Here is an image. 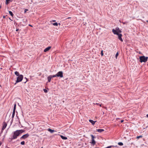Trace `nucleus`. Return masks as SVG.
<instances>
[{
    "label": "nucleus",
    "mask_w": 148,
    "mask_h": 148,
    "mask_svg": "<svg viewBox=\"0 0 148 148\" xmlns=\"http://www.w3.org/2000/svg\"><path fill=\"white\" fill-rule=\"evenodd\" d=\"M24 131L22 130H18L14 131L13 133V135L11 138V140L16 139L17 137L21 133L23 132Z\"/></svg>",
    "instance_id": "nucleus-1"
},
{
    "label": "nucleus",
    "mask_w": 148,
    "mask_h": 148,
    "mask_svg": "<svg viewBox=\"0 0 148 148\" xmlns=\"http://www.w3.org/2000/svg\"><path fill=\"white\" fill-rule=\"evenodd\" d=\"M139 59L140 62H145L147 61L148 59V57H145V56H140L139 57Z\"/></svg>",
    "instance_id": "nucleus-2"
},
{
    "label": "nucleus",
    "mask_w": 148,
    "mask_h": 148,
    "mask_svg": "<svg viewBox=\"0 0 148 148\" xmlns=\"http://www.w3.org/2000/svg\"><path fill=\"white\" fill-rule=\"evenodd\" d=\"M23 78V75H20L17 78L16 82L15 84H16V83L21 82Z\"/></svg>",
    "instance_id": "nucleus-3"
},
{
    "label": "nucleus",
    "mask_w": 148,
    "mask_h": 148,
    "mask_svg": "<svg viewBox=\"0 0 148 148\" xmlns=\"http://www.w3.org/2000/svg\"><path fill=\"white\" fill-rule=\"evenodd\" d=\"M56 74L57 77H60L61 78L63 77V73L62 71H60L58 72Z\"/></svg>",
    "instance_id": "nucleus-4"
},
{
    "label": "nucleus",
    "mask_w": 148,
    "mask_h": 148,
    "mask_svg": "<svg viewBox=\"0 0 148 148\" xmlns=\"http://www.w3.org/2000/svg\"><path fill=\"white\" fill-rule=\"evenodd\" d=\"M91 138H92V141H91L92 142L90 143H92L93 145H94L96 143V142L94 140V138L95 137H94V136L93 135H91Z\"/></svg>",
    "instance_id": "nucleus-5"
},
{
    "label": "nucleus",
    "mask_w": 148,
    "mask_h": 148,
    "mask_svg": "<svg viewBox=\"0 0 148 148\" xmlns=\"http://www.w3.org/2000/svg\"><path fill=\"white\" fill-rule=\"evenodd\" d=\"M2 125L3 126L1 130L2 132L3 130L6 128L7 126V124L5 122H4L3 123Z\"/></svg>",
    "instance_id": "nucleus-6"
},
{
    "label": "nucleus",
    "mask_w": 148,
    "mask_h": 148,
    "mask_svg": "<svg viewBox=\"0 0 148 148\" xmlns=\"http://www.w3.org/2000/svg\"><path fill=\"white\" fill-rule=\"evenodd\" d=\"M16 104H14L13 112L12 114V118H13L15 114V110L16 109Z\"/></svg>",
    "instance_id": "nucleus-7"
},
{
    "label": "nucleus",
    "mask_w": 148,
    "mask_h": 148,
    "mask_svg": "<svg viewBox=\"0 0 148 148\" xmlns=\"http://www.w3.org/2000/svg\"><path fill=\"white\" fill-rule=\"evenodd\" d=\"M29 134H26L25 135H23L21 138H23L24 139H25L29 137Z\"/></svg>",
    "instance_id": "nucleus-8"
},
{
    "label": "nucleus",
    "mask_w": 148,
    "mask_h": 148,
    "mask_svg": "<svg viewBox=\"0 0 148 148\" xmlns=\"http://www.w3.org/2000/svg\"><path fill=\"white\" fill-rule=\"evenodd\" d=\"M117 35L118 36V38L119 39V40L121 42H123V40L122 38H121V37L122 36V34H119Z\"/></svg>",
    "instance_id": "nucleus-9"
},
{
    "label": "nucleus",
    "mask_w": 148,
    "mask_h": 148,
    "mask_svg": "<svg viewBox=\"0 0 148 148\" xmlns=\"http://www.w3.org/2000/svg\"><path fill=\"white\" fill-rule=\"evenodd\" d=\"M51 48V46H49L46 48H45L44 50V52H47V51H49Z\"/></svg>",
    "instance_id": "nucleus-10"
},
{
    "label": "nucleus",
    "mask_w": 148,
    "mask_h": 148,
    "mask_svg": "<svg viewBox=\"0 0 148 148\" xmlns=\"http://www.w3.org/2000/svg\"><path fill=\"white\" fill-rule=\"evenodd\" d=\"M112 32L114 34H116L117 35L119 34V33H118V32H117V30H116L114 29H112Z\"/></svg>",
    "instance_id": "nucleus-11"
},
{
    "label": "nucleus",
    "mask_w": 148,
    "mask_h": 148,
    "mask_svg": "<svg viewBox=\"0 0 148 148\" xmlns=\"http://www.w3.org/2000/svg\"><path fill=\"white\" fill-rule=\"evenodd\" d=\"M89 121L92 124V125H93L95 124V123L96 122V121H94L90 119L89 120Z\"/></svg>",
    "instance_id": "nucleus-12"
},
{
    "label": "nucleus",
    "mask_w": 148,
    "mask_h": 148,
    "mask_svg": "<svg viewBox=\"0 0 148 148\" xmlns=\"http://www.w3.org/2000/svg\"><path fill=\"white\" fill-rule=\"evenodd\" d=\"M47 130L48 131L50 132L51 133H53L54 132H56V130H52L50 128H49Z\"/></svg>",
    "instance_id": "nucleus-13"
},
{
    "label": "nucleus",
    "mask_w": 148,
    "mask_h": 148,
    "mask_svg": "<svg viewBox=\"0 0 148 148\" xmlns=\"http://www.w3.org/2000/svg\"><path fill=\"white\" fill-rule=\"evenodd\" d=\"M97 131L99 132H101L104 131V130L103 129H98L96 130Z\"/></svg>",
    "instance_id": "nucleus-14"
},
{
    "label": "nucleus",
    "mask_w": 148,
    "mask_h": 148,
    "mask_svg": "<svg viewBox=\"0 0 148 148\" xmlns=\"http://www.w3.org/2000/svg\"><path fill=\"white\" fill-rule=\"evenodd\" d=\"M51 78H52L51 77H50V75L48 77H47V80H48V82H51Z\"/></svg>",
    "instance_id": "nucleus-15"
},
{
    "label": "nucleus",
    "mask_w": 148,
    "mask_h": 148,
    "mask_svg": "<svg viewBox=\"0 0 148 148\" xmlns=\"http://www.w3.org/2000/svg\"><path fill=\"white\" fill-rule=\"evenodd\" d=\"M61 138L63 140H66L67 138V137L64 136L62 135H60Z\"/></svg>",
    "instance_id": "nucleus-16"
},
{
    "label": "nucleus",
    "mask_w": 148,
    "mask_h": 148,
    "mask_svg": "<svg viewBox=\"0 0 148 148\" xmlns=\"http://www.w3.org/2000/svg\"><path fill=\"white\" fill-rule=\"evenodd\" d=\"M14 74L17 76H18L19 75H20L19 73L17 71H15L14 72Z\"/></svg>",
    "instance_id": "nucleus-17"
},
{
    "label": "nucleus",
    "mask_w": 148,
    "mask_h": 148,
    "mask_svg": "<svg viewBox=\"0 0 148 148\" xmlns=\"http://www.w3.org/2000/svg\"><path fill=\"white\" fill-rule=\"evenodd\" d=\"M116 29L117 30V32H118V33H121V31L119 29V28H116Z\"/></svg>",
    "instance_id": "nucleus-18"
},
{
    "label": "nucleus",
    "mask_w": 148,
    "mask_h": 148,
    "mask_svg": "<svg viewBox=\"0 0 148 148\" xmlns=\"http://www.w3.org/2000/svg\"><path fill=\"white\" fill-rule=\"evenodd\" d=\"M9 14L12 16H13L14 14H13L12 12L11 11H9Z\"/></svg>",
    "instance_id": "nucleus-19"
},
{
    "label": "nucleus",
    "mask_w": 148,
    "mask_h": 148,
    "mask_svg": "<svg viewBox=\"0 0 148 148\" xmlns=\"http://www.w3.org/2000/svg\"><path fill=\"white\" fill-rule=\"evenodd\" d=\"M50 77H51V78H52L53 77H57L56 74L55 75H50Z\"/></svg>",
    "instance_id": "nucleus-20"
},
{
    "label": "nucleus",
    "mask_w": 148,
    "mask_h": 148,
    "mask_svg": "<svg viewBox=\"0 0 148 148\" xmlns=\"http://www.w3.org/2000/svg\"><path fill=\"white\" fill-rule=\"evenodd\" d=\"M118 145L120 146H122L123 145V144L122 142H119L118 143Z\"/></svg>",
    "instance_id": "nucleus-21"
},
{
    "label": "nucleus",
    "mask_w": 148,
    "mask_h": 148,
    "mask_svg": "<svg viewBox=\"0 0 148 148\" xmlns=\"http://www.w3.org/2000/svg\"><path fill=\"white\" fill-rule=\"evenodd\" d=\"M52 24L54 25V26H58V23H52Z\"/></svg>",
    "instance_id": "nucleus-22"
},
{
    "label": "nucleus",
    "mask_w": 148,
    "mask_h": 148,
    "mask_svg": "<svg viewBox=\"0 0 148 148\" xmlns=\"http://www.w3.org/2000/svg\"><path fill=\"white\" fill-rule=\"evenodd\" d=\"M10 0H6V4L8 5L9 3V1Z\"/></svg>",
    "instance_id": "nucleus-23"
},
{
    "label": "nucleus",
    "mask_w": 148,
    "mask_h": 148,
    "mask_svg": "<svg viewBox=\"0 0 148 148\" xmlns=\"http://www.w3.org/2000/svg\"><path fill=\"white\" fill-rule=\"evenodd\" d=\"M142 137V136H137L136 138H137V139H139V138H141Z\"/></svg>",
    "instance_id": "nucleus-24"
},
{
    "label": "nucleus",
    "mask_w": 148,
    "mask_h": 148,
    "mask_svg": "<svg viewBox=\"0 0 148 148\" xmlns=\"http://www.w3.org/2000/svg\"><path fill=\"white\" fill-rule=\"evenodd\" d=\"M118 55H119V53L118 52H117L116 53V56H115V57L116 58H117V57Z\"/></svg>",
    "instance_id": "nucleus-25"
},
{
    "label": "nucleus",
    "mask_w": 148,
    "mask_h": 148,
    "mask_svg": "<svg viewBox=\"0 0 148 148\" xmlns=\"http://www.w3.org/2000/svg\"><path fill=\"white\" fill-rule=\"evenodd\" d=\"M25 143V142L24 141H23L21 142V144L22 145H24Z\"/></svg>",
    "instance_id": "nucleus-26"
},
{
    "label": "nucleus",
    "mask_w": 148,
    "mask_h": 148,
    "mask_svg": "<svg viewBox=\"0 0 148 148\" xmlns=\"http://www.w3.org/2000/svg\"><path fill=\"white\" fill-rule=\"evenodd\" d=\"M93 104H96L97 105H99L101 107V104H100L99 103H96V104L95 103H93Z\"/></svg>",
    "instance_id": "nucleus-27"
},
{
    "label": "nucleus",
    "mask_w": 148,
    "mask_h": 148,
    "mask_svg": "<svg viewBox=\"0 0 148 148\" xmlns=\"http://www.w3.org/2000/svg\"><path fill=\"white\" fill-rule=\"evenodd\" d=\"M101 55L102 56L103 55V50H102L101 51Z\"/></svg>",
    "instance_id": "nucleus-28"
},
{
    "label": "nucleus",
    "mask_w": 148,
    "mask_h": 148,
    "mask_svg": "<svg viewBox=\"0 0 148 148\" xmlns=\"http://www.w3.org/2000/svg\"><path fill=\"white\" fill-rule=\"evenodd\" d=\"M44 91L45 92H47V90L46 89H45L44 90Z\"/></svg>",
    "instance_id": "nucleus-29"
},
{
    "label": "nucleus",
    "mask_w": 148,
    "mask_h": 148,
    "mask_svg": "<svg viewBox=\"0 0 148 148\" xmlns=\"http://www.w3.org/2000/svg\"><path fill=\"white\" fill-rule=\"evenodd\" d=\"M123 121H124L123 120H121V123H123Z\"/></svg>",
    "instance_id": "nucleus-30"
},
{
    "label": "nucleus",
    "mask_w": 148,
    "mask_h": 148,
    "mask_svg": "<svg viewBox=\"0 0 148 148\" xmlns=\"http://www.w3.org/2000/svg\"><path fill=\"white\" fill-rule=\"evenodd\" d=\"M56 21V20H52V22H55Z\"/></svg>",
    "instance_id": "nucleus-31"
},
{
    "label": "nucleus",
    "mask_w": 148,
    "mask_h": 148,
    "mask_svg": "<svg viewBox=\"0 0 148 148\" xmlns=\"http://www.w3.org/2000/svg\"><path fill=\"white\" fill-rule=\"evenodd\" d=\"M27 10V9H25V12H26V11Z\"/></svg>",
    "instance_id": "nucleus-32"
},
{
    "label": "nucleus",
    "mask_w": 148,
    "mask_h": 148,
    "mask_svg": "<svg viewBox=\"0 0 148 148\" xmlns=\"http://www.w3.org/2000/svg\"><path fill=\"white\" fill-rule=\"evenodd\" d=\"M122 23H123V24H125V23L123 22H122Z\"/></svg>",
    "instance_id": "nucleus-33"
},
{
    "label": "nucleus",
    "mask_w": 148,
    "mask_h": 148,
    "mask_svg": "<svg viewBox=\"0 0 148 148\" xmlns=\"http://www.w3.org/2000/svg\"><path fill=\"white\" fill-rule=\"evenodd\" d=\"M146 116L147 117H148V114H147L146 115Z\"/></svg>",
    "instance_id": "nucleus-34"
},
{
    "label": "nucleus",
    "mask_w": 148,
    "mask_h": 148,
    "mask_svg": "<svg viewBox=\"0 0 148 148\" xmlns=\"http://www.w3.org/2000/svg\"><path fill=\"white\" fill-rule=\"evenodd\" d=\"M29 25V26H31V27H32V26L31 25Z\"/></svg>",
    "instance_id": "nucleus-35"
},
{
    "label": "nucleus",
    "mask_w": 148,
    "mask_h": 148,
    "mask_svg": "<svg viewBox=\"0 0 148 148\" xmlns=\"http://www.w3.org/2000/svg\"><path fill=\"white\" fill-rule=\"evenodd\" d=\"M5 16H3V18H5Z\"/></svg>",
    "instance_id": "nucleus-36"
},
{
    "label": "nucleus",
    "mask_w": 148,
    "mask_h": 148,
    "mask_svg": "<svg viewBox=\"0 0 148 148\" xmlns=\"http://www.w3.org/2000/svg\"><path fill=\"white\" fill-rule=\"evenodd\" d=\"M16 31H18V29H17L16 30Z\"/></svg>",
    "instance_id": "nucleus-37"
},
{
    "label": "nucleus",
    "mask_w": 148,
    "mask_h": 148,
    "mask_svg": "<svg viewBox=\"0 0 148 148\" xmlns=\"http://www.w3.org/2000/svg\"><path fill=\"white\" fill-rule=\"evenodd\" d=\"M26 82H24V83H26Z\"/></svg>",
    "instance_id": "nucleus-38"
},
{
    "label": "nucleus",
    "mask_w": 148,
    "mask_h": 148,
    "mask_svg": "<svg viewBox=\"0 0 148 148\" xmlns=\"http://www.w3.org/2000/svg\"><path fill=\"white\" fill-rule=\"evenodd\" d=\"M98 148V147H97V148Z\"/></svg>",
    "instance_id": "nucleus-39"
},
{
    "label": "nucleus",
    "mask_w": 148,
    "mask_h": 148,
    "mask_svg": "<svg viewBox=\"0 0 148 148\" xmlns=\"http://www.w3.org/2000/svg\"><path fill=\"white\" fill-rule=\"evenodd\" d=\"M41 148H43V147H42Z\"/></svg>",
    "instance_id": "nucleus-40"
}]
</instances>
